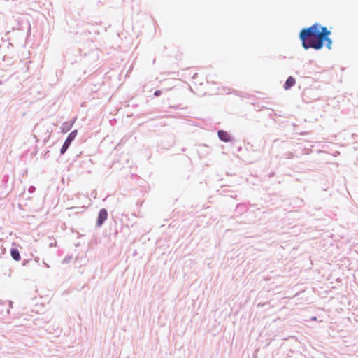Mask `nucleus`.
Listing matches in <instances>:
<instances>
[{
	"instance_id": "39448f33",
	"label": "nucleus",
	"mask_w": 358,
	"mask_h": 358,
	"mask_svg": "<svg viewBox=\"0 0 358 358\" xmlns=\"http://www.w3.org/2000/svg\"><path fill=\"white\" fill-rule=\"evenodd\" d=\"M217 134H218V137L220 138V140H222L224 142H228L230 141V136L229 135V134L227 131H224L223 130H220L218 131Z\"/></svg>"
},
{
	"instance_id": "f257e3e1",
	"label": "nucleus",
	"mask_w": 358,
	"mask_h": 358,
	"mask_svg": "<svg viewBox=\"0 0 358 358\" xmlns=\"http://www.w3.org/2000/svg\"><path fill=\"white\" fill-rule=\"evenodd\" d=\"M331 31L326 27H321L318 23H315L308 28L303 29L299 38L302 41V46L306 49H322L325 43L327 48L331 49L332 41L329 37Z\"/></svg>"
},
{
	"instance_id": "0eeeda50",
	"label": "nucleus",
	"mask_w": 358,
	"mask_h": 358,
	"mask_svg": "<svg viewBox=\"0 0 358 358\" xmlns=\"http://www.w3.org/2000/svg\"><path fill=\"white\" fill-rule=\"evenodd\" d=\"M161 93H162V92H161V91H160V90H157V91H155V92L154 94H155V96H159V95L161 94Z\"/></svg>"
},
{
	"instance_id": "20e7f679",
	"label": "nucleus",
	"mask_w": 358,
	"mask_h": 358,
	"mask_svg": "<svg viewBox=\"0 0 358 358\" xmlns=\"http://www.w3.org/2000/svg\"><path fill=\"white\" fill-rule=\"evenodd\" d=\"M296 83V80L292 76H289L284 84L285 90H287L294 86Z\"/></svg>"
},
{
	"instance_id": "7ed1b4c3",
	"label": "nucleus",
	"mask_w": 358,
	"mask_h": 358,
	"mask_svg": "<svg viewBox=\"0 0 358 358\" xmlns=\"http://www.w3.org/2000/svg\"><path fill=\"white\" fill-rule=\"evenodd\" d=\"M107 217H108V213H107L106 210L101 209L99 213V217H98V220H97L98 226L101 225L102 223L107 219Z\"/></svg>"
},
{
	"instance_id": "423d86ee",
	"label": "nucleus",
	"mask_w": 358,
	"mask_h": 358,
	"mask_svg": "<svg viewBox=\"0 0 358 358\" xmlns=\"http://www.w3.org/2000/svg\"><path fill=\"white\" fill-rule=\"evenodd\" d=\"M10 255L14 260L19 261L20 259V255L17 249H11Z\"/></svg>"
},
{
	"instance_id": "f03ea898",
	"label": "nucleus",
	"mask_w": 358,
	"mask_h": 358,
	"mask_svg": "<svg viewBox=\"0 0 358 358\" xmlns=\"http://www.w3.org/2000/svg\"><path fill=\"white\" fill-rule=\"evenodd\" d=\"M76 133H77L76 131H73L69 134L66 140L65 141L64 145H62V147L61 148V151H60L61 154H64L66 151V150L71 145L72 141L75 138V137L76 136Z\"/></svg>"
}]
</instances>
